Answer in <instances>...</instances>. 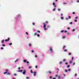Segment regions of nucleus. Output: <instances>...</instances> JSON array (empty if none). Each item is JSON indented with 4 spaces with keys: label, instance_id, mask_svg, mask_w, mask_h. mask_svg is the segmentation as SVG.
Instances as JSON below:
<instances>
[{
    "label": "nucleus",
    "instance_id": "bb28decb",
    "mask_svg": "<svg viewBox=\"0 0 79 79\" xmlns=\"http://www.w3.org/2000/svg\"><path fill=\"white\" fill-rule=\"evenodd\" d=\"M2 46H3V47H5V45L4 44H2Z\"/></svg>",
    "mask_w": 79,
    "mask_h": 79
},
{
    "label": "nucleus",
    "instance_id": "8fccbe9b",
    "mask_svg": "<svg viewBox=\"0 0 79 79\" xmlns=\"http://www.w3.org/2000/svg\"><path fill=\"white\" fill-rule=\"evenodd\" d=\"M77 3H79V0L77 1Z\"/></svg>",
    "mask_w": 79,
    "mask_h": 79
},
{
    "label": "nucleus",
    "instance_id": "20e7f679",
    "mask_svg": "<svg viewBox=\"0 0 79 79\" xmlns=\"http://www.w3.org/2000/svg\"><path fill=\"white\" fill-rule=\"evenodd\" d=\"M6 71V72H5L4 73V74H6V73H8V72L7 71H8V69H6L5 70Z\"/></svg>",
    "mask_w": 79,
    "mask_h": 79
},
{
    "label": "nucleus",
    "instance_id": "f3484780",
    "mask_svg": "<svg viewBox=\"0 0 79 79\" xmlns=\"http://www.w3.org/2000/svg\"><path fill=\"white\" fill-rule=\"evenodd\" d=\"M18 61V59H17L15 61V63H16V62Z\"/></svg>",
    "mask_w": 79,
    "mask_h": 79
},
{
    "label": "nucleus",
    "instance_id": "39448f33",
    "mask_svg": "<svg viewBox=\"0 0 79 79\" xmlns=\"http://www.w3.org/2000/svg\"><path fill=\"white\" fill-rule=\"evenodd\" d=\"M10 40V38H8L7 39H6L5 40V42H8V41H9Z\"/></svg>",
    "mask_w": 79,
    "mask_h": 79
},
{
    "label": "nucleus",
    "instance_id": "7ed1b4c3",
    "mask_svg": "<svg viewBox=\"0 0 79 79\" xmlns=\"http://www.w3.org/2000/svg\"><path fill=\"white\" fill-rule=\"evenodd\" d=\"M19 17H21V15H18V16L15 18V20H16V19H17L18 18H19Z\"/></svg>",
    "mask_w": 79,
    "mask_h": 79
},
{
    "label": "nucleus",
    "instance_id": "f03ea898",
    "mask_svg": "<svg viewBox=\"0 0 79 79\" xmlns=\"http://www.w3.org/2000/svg\"><path fill=\"white\" fill-rule=\"evenodd\" d=\"M49 50L51 53H53V47H50Z\"/></svg>",
    "mask_w": 79,
    "mask_h": 79
},
{
    "label": "nucleus",
    "instance_id": "79ce46f5",
    "mask_svg": "<svg viewBox=\"0 0 79 79\" xmlns=\"http://www.w3.org/2000/svg\"><path fill=\"white\" fill-rule=\"evenodd\" d=\"M64 33H66V32H67V31H64Z\"/></svg>",
    "mask_w": 79,
    "mask_h": 79
},
{
    "label": "nucleus",
    "instance_id": "58836bf2",
    "mask_svg": "<svg viewBox=\"0 0 79 79\" xmlns=\"http://www.w3.org/2000/svg\"><path fill=\"white\" fill-rule=\"evenodd\" d=\"M1 50H3V47L1 48Z\"/></svg>",
    "mask_w": 79,
    "mask_h": 79
},
{
    "label": "nucleus",
    "instance_id": "a18cd8bd",
    "mask_svg": "<svg viewBox=\"0 0 79 79\" xmlns=\"http://www.w3.org/2000/svg\"><path fill=\"white\" fill-rule=\"evenodd\" d=\"M68 18L69 19H71V16H69Z\"/></svg>",
    "mask_w": 79,
    "mask_h": 79
},
{
    "label": "nucleus",
    "instance_id": "423d86ee",
    "mask_svg": "<svg viewBox=\"0 0 79 79\" xmlns=\"http://www.w3.org/2000/svg\"><path fill=\"white\" fill-rule=\"evenodd\" d=\"M23 74L24 75L25 74H26V70H23Z\"/></svg>",
    "mask_w": 79,
    "mask_h": 79
},
{
    "label": "nucleus",
    "instance_id": "e2e57ef3",
    "mask_svg": "<svg viewBox=\"0 0 79 79\" xmlns=\"http://www.w3.org/2000/svg\"><path fill=\"white\" fill-rule=\"evenodd\" d=\"M29 69H31V67L30 66L28 68Z\"/></svg>",
    "mask_w": 79,
    "mask_h": 79
},
{
    "label": "nucleus",
    "instance_id": "13d9d810",
    "mask_svg": "<svg viewBox=\"0 0 79 79\" xmlns=\"http://www.w3.org/2000/svg\"><path fill=\"white\" fill-rule=\"evenodd\" d=\"M7 74H8V75H10V73H8Z\"/></svg>",
    "mask_w": 79,
    "mask_h": 79
},
{
    "label": "nucleus",
    "instance_id": "4d7b16f0",
    "mask_svg": "<svg viewBox=\"0 0 79 79\" xmlns=\"http://www.w3.org/2000/svg\"><path fill=\"white\" fill-rule=\"evenodd\" d=\"M49 78H50V79H52V77L50 76V77H49Z\"/></svg>",
    "mask_w": 79,
    "mask_h": 79
},
{
    "label": "nucleus",
    "instance_id": "c9c22d12",
    "mask_svg": "<svg viewBox=\"0 0 79 79\" xmlns=\"http://www.w3.org/2000/svg\"><path fill=\"white\" fill-rule=\"evenodd\" d=\"M37 37H39V36H40V35L39 34H37Z\"/></svg>",
    "mask_w": 79,
    "mask_h": 79
},
{
    "label": "nucleus",
    "instance_id": "c03bdc74",
    "mask_svg": "<svg viewBox=\"0 0 79 79\" xmlns=\"http://www.w3.org/2000/svg\"><path fill=\"white\" fill-rule=\"evenodd\" d=\"M36 35H37V33H35L34 35H35V36Z\"/></svg>",
    "mask_w": 79,
    "mask_h": 79
},
{
    "label": "nucleus",
    "instance_id": "0e129e2a",
    "mask_svg": "<svg viewBox=\"0 0 79 79\" xmlns=\"http://www.w3.org/2000/svg\"><path fill=\"white\" fill-rule=\"evenodd\" d=\"M63 14H61V16H63Z\"/></svg>",
    "mask_w": 79,
    "mask_h": 79
},
{
    "label": "nucleus",
    "instance_id": "72a5a7b5",
    "mask_svg": "<svg viewBox=\"0 0 79 79\" xmlns=\"http://www.w3.org/2000/svg\"><path fill=\"white\" fill-rule=\"evenodd\" d=\"M69 66H70L69 65H68L67 66V68H69Z\"/></svg>",
    "mask_w": 79,
    "mask_h": 79
},
{
    "label": "nucleus",
    "instance_id": "473e14b6",
    "mask_svg": "<svg viewBox=\"0 0 79 79\" xmlns=\"http://www.w3.org/2000/svg\"><path fill=\"white\" fill-rule=\"evenodd\" d=\"M69 55H71V53L69 52V54H68Z\"/></svg>",
    "mask_w": 79,
    "mask_h": 79
},
{
    "label": "nucleus",
    "instance_id": "603ef678",
    "mask_svg": "<svg viewBox=\"0 0 79 79\" xmlns=\"http://www.w3.org/2000/svg\"><path fill=\"white\" fill-rule=\"evenodd\" d=\"M75 76H77V74H76V73H75Z\"/></svg>",
    "mask_w": 79,
    "mask_h": 79
},
{
    "label": "nucleus",
    "instance_id": "bf43d9fd",
    "mask_svg": "<svg viewBox=\"0 0 79 79\" xmlns=\"http://www.w3.org/2000/svg\"><path fill=\"white\" fill-rule=\"evenodd\" d=\"M14 76H17V75H16V74H14Z\"/></svg>",
    "mask_w": 79,
    "mask_h": 79
},
{
    "label": "nucleus",
    "instance_id": "09e8293b",
    "mask_svg": "<svg viewBox=\"0 0 79 79\" xmlns=\"http://www.w3.org/2000/svg\"><path fill=\"white\" fill-rule=\"evenodd\" d=\"M67 29H68V30H69L70 29V28L69 27H68Z\"/></svg>",
    "mask_w": 79,
    "mask_h": 79
},
{
    "label": "nucleus",
    "instance_id": "f257e3e1",
    "mask_svg": "<svg viewBox=\"0 0 79 79\" xmlns=\"http://www.w3.org/2000/svg\"><path fill=\"white\" fill-rule=\"evenodd\" d=\"M43 28L44 31H47L48 29V28H46V24L44 23H43Z\"/></svg>",
    "mask_w": 79,
    "mask_h": 79
},
{
    "label": "nucleus",
    "instance_id": "6e6d98bb",
    "mask_svg": "<svg viewBox=\"0 0 79 79\" xmlns=\"http://www.w3.org/2000/svg\"><path fill=\"white\" fill-rule=\"evenodd\" d=\"M35 68L36 69L37 68V66L36 65L35 67Z\"/></svg>",
    "mask_w": 79,
    "mask_h": 79
},
{
    "label": "nucleus",
    "instance_id": "c756f323",
    "mask_svg": "<svg viewBox=\"0 0 79 79\" xmlns=\"http://www.w3.org/2000/svg\"><path fill=\"white\" fill-rule=\"evenodd\" d=\"M63 4L64 5H66V3H65V2H63Z\"/></svg>",
    "mask_w": 79,
    "mask_h": 79
},
{
    "label": "nucleus",
    "instance_id": "e433bc0d",
    "mask_svg": "<svg viewBox=\"0 0 79 79\" xmlns=\"http://www.w3.org/2000/svg\"><path fill=\"white\" fill-rule=\"evenodd\" d=\"M75 31V29H73L72 31H73V32H74V31Z\"/></svg>",
    "mask_w": 79,
    "mask_h": 79
},
{
    "label": "nucleus",
    "instance_id": "dca6fc26",
    "mask_svg": "<svg viewBox=\"0 0 79 79\" xmlns=\"http://www.w3.org/2000/svg\"><path fill=\"white\" fill-rule=\"evenodd\" d=\"M60 77H61L60 76H58V79H60Z\"/></svg>",
    "mask_w": 79,
    "mask_h": 79
},
{
    "label": "nucleus",
    "instance_id": "1a4fd4ad",
    "mask_svg": "<svg viewBox=\"0 0 79 79\" xmlns=\"http://www.w3.org/2000/svg\"><path fill=\"white\" fill-rule=\"evenodd\" d=\"M48 73L49 74H52V72H51V71H48Z\"/></svg>",
    "mask_w": 79,
    "mask_h": 79
},
{
    "label": "nucleus",
    "instance_id": "774afa93",
    "mask_svg": "<svg viewBox=\"0 0 79 79\" xmlns=\"http://www.w3.org/2000/svg\"><path fill=\"white\" fill-rule=\"evenodd\" d=\"M53 79H56V78L55 77L53 78Z\"/></svg>",
    "mask_w": 79,
    "mask_h": 79
},
{
    "label": "nucleus",
    "instance_id": "f704fd0d",
    "mask_svg": "<svg viewBox=\"0 0 79 79\" xmlns=\"http://www.w3.org/2000/svg\"><path fill=\"white\" fill-rule=\"evenodd\" d=\"M74 21L75 22H77V20H76V19H75V20H74Z\"/></svg>",
    "mask_w": 79,
    "mask_h": 79
},
{
    "label": "nucleus",
    "instance_id": "7c9ffc66",
    "mask_svg": "<svg viewBox=\"0 0 79 79\" xmlns=\"http://www.w3.org/2000/svg\"><path fill=\"white\" fill-rule=\"evenodd\" d=\"M65 38V36H64L62 37V39H64Z\"/></svg>",
    "mask_w": 79,
    "mask_h": 79
},
{
    "label": "nucleus",
    "instance_id": "de8ad7c7",
    "mask_svg": "<svg viewBox=\"0 0 79 79\" xmlns=\"http://www.w3.org/2000/svg\"><path fill=\"white\" fill-rule=\"evenodd\" d=\"M32 24H33V25H35V23H33Z\"/></svg>",
    "mask_w": 79,
    "mask_h": 79
},
{
    "label": "nucleus",
    "instance_id": "9d476101",
    "mask_svg": "<svg viewBox=\"0 0 79 79\" xmlns=\"http://www.w3.org/2000/svg\"><path fill=\"white\" fill-rule=\"evenodd\" d=\"M18 72H20V73H22V72H23V70H19L18 71Z\"/></svg>",
    "mask_w": 79,
    "mask_h": 79
},
{
    "label": "nucleus",
    "instance_id": "a211bd4d",
    "mask_svg": "<svg viewBox=\"0 0 79 79\" xmlns=\"http://www.w3.org/2000/svg\"><path fill=\"white\" fill-rule=\"evenodd\" d=\"M27 60H23V62H24L25 63H26Z\"/></svg>",
    "mask_w": 79,
    "mask_h": 79
},
{
    "label": "nucleus",
    "instance_id": "5701e85b",
    "mask_svg": "<svg viewBox=\"0 0 79 79\" xmlns=\"http://www.w3.org/2000/svg\"><path fill=\"white\" fill-rule=\"evenodd\" d=\"M63 32H64V30H61L60 31V32H61V33H63Z\"/></svg>",
    "mask_w": 79,
    "mask_h": 79
},
{
    "label": "nucleus",
    "instance_id": "338daca9",
    "mask_svg": "<svg viewBox=\"0 0 79 79\" xmlns=\"http://www.w3.org/2000/svg\"><path fill=\"white\" fill-rule=\"evenodd\" d=\"M47 27H50V26L49 25H48Z\"/></svg>",
    "mask_w": 79,
    "mask_h": 79
},
{
    "label": "nucleus",
    "instance_id": "ea45409f",
    "mask_svg": "<svg viewBox=\"0 0 79 79\" xmlns=\"http://www.w3.org/2000/svg\"><path fill=\"white\" fill-rule=\"evenodd\" d=\"M68 71H71V70L69 69H68Z\"/></svg>",
    "mask_w": 79,
    "mask_h": 79
},
{
    "label": "nucleus",
    "instance_id": "2eb2a0df",
    "mask_svg": "<svg viewBox=\"0 0 79 79\" xmlns=\"http://www.w3.org/2000/svg\"><path fill=\"white\" fill-rule=\"evenodd\" d=\"M30 73H31V74L33 73V71H32V70H30Z\"/></svg>",
    "mask_w": 79,
    "mask_h": 79
},
{
    "label": "nucleus",
    "instance_id": "a878e982",
    "mask_svg": "<svg viewBox=\"0 0 79 79\" xmlns=\"http://www.w3.org/2000/svg\"><path fill=\"white\" fill-rule=\"evenodd\" d=\"M55 9H56L55 8H54L53 9L52 11H55Z\"/></svg>",
    "mask_w": 79,
    "mask_h": 79
},
{
    "label": "nucleus",
    "instance_id": "a19ab883",
    "mask_svg": "<svg viewBox=\"0 0 79 79\" xmlns=\"http://www.w3.org/2000/svg\"><path fill=\"white\" fill-rule=\"evenodd\" d=\"M37 32H38L39 33H40V31H37Z\"/></svg>",
    "mask_w": 79,
    "mask_h": 79
},
{
    "label": "nucleus",
    "instance_id": "412c9836",
    "mask_svg": "<svg viewBox=\"0 0 79 79\" xmlns=\"http://www.w3.org/2000/svg\"><path fill=\"white\" fill-rule=\"evenodd\" d=\"M1 42L2 43H4V40H2Z\"/></svg>",
    "mask_w": 79,
    "mask_h": 79
},
{
    "label": "nucleus",
    "instance_id": "3c124183",
    "mask_svg": "<svg viewBox=\"0 0 79 79\" xmlns=\"http://www.w3.org/2000/svg\"><path fill=\"white\" fill-rule=\"evenodd\" d=\"M58 10L59 11H60V9H58Z\"/></svg>",
    "mask_w": 79,
    "mask_h": 79
},
{
    "label": "nucleus",
    "instance_id": "cd10ccee",
    "mask_svg": "<svg viewBox=\"0 0 79 79\" xmlns=\"http://www.w3.org/2000/svg\"><path fill=\"white\" fill-rule=\"evenodd\" d=\"M74 59V57H72V61H73V59Z\"/></svg>",
    "mask_w": 79,
    "mask_h": 79
},
{
    "label": "nucleus",
    "instance_id": "c85d7f7f",
    "mask_svg": "<svg viewBox=\"0 0 79 79\" xmlns=\"http://www.w3.org/2000/svg\"><path fill=\"white\" fill-rule=\"evenodd\" d=\"M70 24H73V22H71L69 23Z\"/></svg>",
    "mask_w": 79,
    "mask_h": 79
},
{
    "label": "nucleus",
    "instance_id": "37998d69",
    "mask_svg": "<svg viewBox=\"0 0 79 79\" xmlns=\"http://www.w3.org/2000/svg\"><path fill=\"white\" fill-rule=\"evenodd\" d=\"M26 34L27 35H28V34H28V33H27V32H26Z\"/></svg>",
    "mask_w": 79,
    "mask_h": 79
},
{
    "label": "nucleus",
    "instance_id": "9b49d317",
    "mask_svg": "<svg viewBox=\"0 0 79 79\" xmlns=\"http://www.w3.org/2000/svg\"><path fill=\"white\" fill-rule=\"evenodd\" d=\"M28 46H29V47H31L32 46V45L31 43H29L28 44Z\"/></svg>",
    "mask_w": 79,
    "mask_h": 79
},
{
    "label": "nucleus",
    "instance_id": "2f4dec72",
    "mask_svg": "<svg viewBox=\"0 0 79 79\" xmlns=\"http://www.w3.org/2000/svg\"><path fill=\"white\" fill-rule=\"evenodd\" d=\"M65 73H67V72H68V70H65Z\"/></svg>",
    "mask_w": 79,
    "mask_h": 79
},
{
    "label": "nucleus",
    "instance_id": "ddd939ff",
    "mask_svg": "<svg viewBox=\"0 0 79 79\" xmlns=\"http://www.w3.org/2000/svg\"><path fill=\"white\" fill-rule=\"evenodd\" d=\"M73 61H72L71 60H70L69 61V64H71V63H72Z\"/></svg>",
    "mask_w": 79,
    "mask_h": 79
},
{
    "label": "nucleus",
    "instance_id": "4c0bfd02",
    "mask_svg": "<svg viewBox=\"0 0 79 79\" xmlns=\"http://www.w3.org/2000/svg\"><path fill=\"white\" fill-rule=\"evenodd\" d=\"M31 52L32 53H34V50H31Z\"/></svg>",
    "mask_w": 79,
    "mask_h": 79
},
{
    "label": "nucleus",
    "instance_id": "4be33fe9",
    "mask_svg": "<svg viewBox=\"0 0 79 79\" xmlns=\"http://www.w3.org/2000/svg\"><path fill=\"white\" fill-rule=\"evenodd\" d=\"M60 19H63V17H60Z\"/></svg>",
    "mask_w": 79,
    "mask_h": 79
},
{
    "label": "nucleus",
    "instance_id": "6ab92c4d",
    "mask_svg": "<svg viewBox=\"0 0 79 79\" xmlns=\"http://www.w3.org/2000/svg\"><path fill=\"white\" fill-rule=\"evenodd\" d=\"M68 51V50L65 49L64 50V52H66Z\"/></svg>",
    "mask_w": 79,
    "mask_h": 79
},
{
    "label": "nucleus",
    "instance_id": "69168bd1",
    "mask_svg": "<svg viewBox=\"0 0 79 79\" xmlns=\"http://www.w3.org/2000/svg\"><path fill=\"white\" fill-rule=\"evenodd\" d=\"M35 58L37 57V56L36 55H35Z\"/></svg>",
    "mask_w": 79,
    "mask_h": 79
},
{
    "label": "nucleus",
    "instance_id": "864d4df0",
    "mask_svg": "<svg viewBox=\"0 0 79 79\" xmlns=\"http://www.w3.org/2000/svg\"><path fill=\"white\" fill-rule=\"evenodd\" d=\"M65 19H66V20H68V18H65Z\"/></svg>",
    "mask_w": 79,
    "mask_h": 79
},
{
    "label": "nucleus",
    "instance_id": "052dcab7",
    "mask_svg": "<svg viewBox=\"0 0 79 79\" xmlns=\"http://www.w3.org/2000/svg\"><path fill=\"white\" fill-rule=\"evenodd\" d=\"M73 15H74V14H75V12H73Z\"/></svg>",
    "mask_w": 79,
    "mask_h": 79
},
{
    "label": "nucleus",
    "instance_id": "680f3d73",
    "mask_svg": "<svg viewBox=\"0 0 79 79\" xmlns=\"http://www.w3.org/2000/svg\"><path fill=\"white\" fill-rule=\"evenodd\" d=\"M58 76V75H56V76H55V77H57Z\"/></svg>",
    "mask_w": 79,
    "mask_h": 79
},
{
    "label": "nucleus",
    "instance_id": "aec40b11",
    "mask_svg": "<svg viewBox=\"0 0 79 79\" xmlns=\"http://www.w3.org/2000/svg\"><path fill=\"white\" fill-rule=\"evenodd\" d=\"M66 59H64L63 60V62H64V61H66Z\"/></svg>",
    "mask_w": 79,
    "mask_h": 79
},
{
    "label": "nucleus",
    "instance_id": "4468645a",
    "mask_svg": "<svg viewBox=\"0 0 79 79\" xmlns=\"http://www.w3.org/2000/svg\"><path fill=\"white\" fill-rule=\"evenodd\" d=\"M59 64L60 65L62 64V62L61 61H60L59 63Z\"/></svg>",
    "mask_w": 79,
    "mask_h": 79
},
{
    "label": "nucleus",
    "instance_id": "0eeeda50",
    "mask_svg": "<svg viewBox=\"0 0 79 79\" xmlns=\"http://www.w3.org/2000/svg\"><path fill=\"white\" fill-rule=\"evenodd\" d=\"M52 5H54V8H55V7H56V5H55V3H52Z\"/></svg>",
    "mask_w": 79,
    "mask_h": 79
},
{
    "label": "nucleus",
    "instance_id": "6e6552de",
    "mask_svg": "<svg viewBox=\"0 0 79 79\" xmlns=\"http://www.w3.org/2000/svg\"><path fill=\"white\" fill-rule=\"evenodd\" d=\"M36 72H34V73H33V74H34V76H36Z\"/></svg>",
    "mask_w": 79,
    "mask_h": 79
},
{
    "label": "nucleus",
    "instance_id": "5fc2aeb1",
    "mask_svg": "<svg viewBox=\"0 0 79 79\" xmlns=\"http://www.w3.org/2000/svg\"><path fill=\"white\" fill-rule=\"evenodd\" d=\"M65 64H66V65L68 64V63L66 62V63H65Z\"/></svg>",
    "mask_w": 79,
    "mask_h": 79
},
{
    "label": "nucleus",
    "instance_id": "b1692460",
    "mask_svg": "<svg viewBox=\"0 0 79 79\" xmlns=\"http://www.w3.org/2000/svg\"><path fill=\"white\" fill-rule=\"evenodd\" d=\"M26 79H30V78H29L28 77H26Z\"/></svg>",
    "mask_w": 79,
    "mask_h": 79
},
{
    "label": "nucleus",
    "instance_id": "49530a36",
    "mask_svg": "<svg viewBox=\"0 0 79 79\" xmlns=\"http://www.w3.org/2000/svg\"><path fill=\"white\" fill-rule=\"evenodd\" d=\"M78 18V17H75V19H77Z\"/></svg>",
    "mask_w": 79,
    "mask_h": 79
},
{
    "label": "nucleus",
    "instance_id": "f8f14e48",
    "mask_svg": "<svg viewBox=\"0 0 79 79\" xmlns=\"http://www.w3.org/2000/svg\"><path fill=\"white\" fill-rule=\"evenodd\" d=\"M66 48V46H64L63 47V50H64V48Z\"/></svg>",
    "mask_w": 79,
    "mask_h": 79
},
{
    "label": "nucleus",
    "instance_id": "393cba45",
    "mask_svg": "<svg viewBox=\"0 0 79 79\" xmlns=\"http://www.w3.org/2000/svg\"><path fill=\"white\" fill-rule=\"evenodd\" d=\"M9 45H12V43H10L9 44Z\"/></svg>",
    "mask_w": 79,
    "mask_h": 79
}]
</instances>
